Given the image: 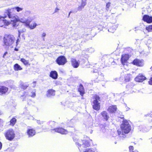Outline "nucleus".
<instances>
[{
    "label": "nucleus",
    "instance_id": "b1692460",
    "mask_svg": "<svg viewBox=\"0 0 152 152\" xmlns=\"http://www.w3.org/2000/svg\"><path fill=\"white\" fill-rule=\"evenodd\" d=\"M117 28V26L116 25H113L112 27L108 29V31L109 32L113 33Z\"/></svg>",
    "mask_w": 152,
    "mask_h": 152
},
{
    "label": "nucleus",
    "instance_id": "7ed1b4c3",
    "mask_svg": "<svg viewBox=\"0 0 152 152\" xmlns=\"http://www.w3.org/2000/svg\"><path fill=\"white\" fill-rule=\"evenodd\" d=\"M15 19L13 20H14L13 22V27H16L17 25L15 21H18L25 24V26H26V25H28V23H31L34 19V18L32 16H30L27 18H25V17H21L20 16L18 17L16 16V17H14Z\"/></svg>",
    "mask_w": 152,
    "mask_h": 152
},
{
    "label": "nucleus",
    "instance_id": "aec40b11",
    "mask_svg": "<svg viewBox=\"0 0 152 152\" xmlns=\"http://www.w3.org/2000/svg\"><path fill=\"white\" fill-rule=\"evenodd\" d=\"M30 23H28V25H26V27L29 28L30 29H33L35 28L37 26V24L35 22H33L31 24H30Z\"/></svg>",
    "mask_w": 152,
    "mask_h": 152
},
{
    "label": "nucleus",
    "instance_id": "c03bdc74",
    "mask_svg": "<svg viewBox=\"0 0 152 152\" xmlns=\"http://www.w3.org/2000/svg\"><path fill=\"white\" fill-rule=\"evenodd\" d=\"M32 84L33 85V86L34 87H35L36 86V82L35 81L33 82L32 83Z\"/></svg>",
    "mask_w": 152,
    "mask_h": 152
},
{
    "label": "nucleus",
    "instance_id": "9d476101",
    "mask_svg": "<svg viewBox=\"0 0 152 152\" xmlns=\"http://www.w3.org/2000/svg\"><path fill=\"white\" fill-rule=\"evenodd\" d=\"M51 130L54 131L56 132L62 134H66L68 133L67 130L62 128H56Z\"/></svg>",
    "mask_w": 152,
    "mask_h": 152
},
{
    "label": "nucleus",
    "instance_id": "a878e982",
    "mask_svg": "<svg viewBox=\"0 0 152 152\" xmlns=\"http://www.w3.org/2000/svg\"><path fill=\"white\" fill-rule=\"evenodd\" d=\"M10 125L13 126L15 124L16 122V119L15 118H13L10 121Z\"/></svg>",
    "mask_w": 152,
    "mask_h": 152
},
{
    "label": "nucleus",
    "instance_id": "20e7f679",
    "mask_svg": "<svg viewBox=\"0 0 152 152\" xmlns=\"http://www.w3.org/2000/svg\"><path fill=\"white\" fill-rule=\"evenodd\" d=\"M74 142H75L78 148L80 151L84 148L89 147L90 145V144L89 142L86 140H81L77 139V140L73 138Z\"/></svg>",
    "mask_w": 152,
    "mask_h": 152
},
{
    "label": "nucleus",
    "instance_id": "ddd939ff",
    "mask_svg": "<svg viewBox=\"0 0 152 152\" xmlns=\"http://www.w3.org/2000/svg\"><path fill=\"white\" fill-rule=\"evenodd\" d=\"M71 61L72 65L74 68H77L79 66L80 63L79 61H77L75 58H71Z\"/></svg>",
    "mask_w": 152,
    "mask_h": 152
},
{
    "label": "nucleus",
    "instance_id": "c9c22d12",
    "mask_svg": "<svg viewBox=\"0 0 152 152\" xmlns=\"http://www.w3.org/2000/svg\"><path fill=\"white\" fill-rule=\"evenodd\" d=\"M83 8L84 7H82V5H81L80 6H79V7H78L77 8H76L77 10L75 11V12H76L77 11H81Z\"/></svg>",
    "mask_w": 152,
    "mask_h": 152
},
{
    "label": "nucleus",
    "instance_id": "bb28decb",
    "mask_svg": "<svg viewBox=\"0 0 152 152\" xmlns=\"http://www.w3.org/2000/svg\"><path fill=\"white\" fill-rule=\"evenodd\" d=\"M20 61L25 65L28 64V61L25 59L24 58H22L20 59Z\"/></svg>",
    "mask_w": 152,
    "mask_h": 152
},
{
    "label": "nucleus",
    "instance_id": "79ce46f5",
    "mask_svg": "<svg viewBox=\"0 0 152 152\" xmlns=\"http://www.w3.org/2000/svg\"><path fill=\"white\" fill-rule=\"evenodd\" d=\"M149 83L150 85H152V77L151 78L150 80L149 81Z\"/></svg>",
    "mask_w": 152,
    "mask_h": 152
},
{
    "label": "nucleus",
    "instance_id": "c85d7f7f",
    "mask_svg": "<svg viewBox=\"0 0 152 152\" xmlns=\"http://www.w3.org/2000/svg\"><path fill=\"white\" fill-rule=\"evenodd\" d=\"M14 9H15V10H16V11L18 12H19L22 11L23 10V8H20L19 7H14Z\"/></svg>",
    "mask_w": 152,
    "mask_h": 152
},
{
    "label": "nucleus",
    "instance_id": "dca6fc26",
    "mask_svg": "<svg viewBox=\"0 0 152 152\" xmlns=\"http://www.w3.org/2000/svg\"><path fill=\"white\" fill-rule=\"evenodd\" d=\"M36 133L35 130L33 129H28L27 133L29 137H31L34 136Z\"/></svg>",
    "mask_w": 152,
    "mask_h": 152
},
{
    "label": "nucleus",
    "instance_id": "5701e85b",
    "mask_svg": "<svg viewBox=\"0 0 152 152\" xmlns=\"http://www.w3.org/2000/svg\"><path fill=\"white\" fill-rule=\"evenodd\" d=\"M78 91L80 92V94L83 96L84 93V89L83 85L81 84L79 86Z\"/></svg>",
    "mask_w": 152,
    "mask_h": 152
},
{
    "label": "nucleus",
    "instance_id": "de8ad7c7",
    "mask_svg": "<svg viewBox=\"0 0 152 152\" xmlns=\"http://www.w3.org/2000/svg\"><path fill=\"white\" fill-rule=\"evenodd\" d=\"M2 147V144L0 142V150L1 149Z\"/></svg>",
    "mask_w": 152,
    "mask_h": 152
},
{
    "label": "nucleus",
    "instance_id": "cd10ccee",
    "mask_svg": "<svg viewBox=\"0 0 152 152\" xmlns=\"http://www.w3.org/2000/svg\"><path fill=\"white\" fill-rule=\"evenodd\" d=\"M96 149L92 148H88L86 149L83 152H95Z\"/></svg>",
    "mask_w": 152,
    "mask_h": 152
},
{
    "label": "nucleus",
    "instance_id": "49530a36",
    "mask_svg": "<svg viewBox=\"0 0 152 152\" xmlns=\"http://www.w3.org/2000/svg\"><path fill=\"white\" fill-rule=\"evenodd\" d=\"M74 12H75V11H74ZM73 12H73L72 11H70V12H69V14L68 15V18L69 17L70 13H72Z\"/></svg>",
    "mask_w": 152,
    "mask_h": 152
},
{
    "label": "nucleus",
    "instance_id": "39448f33",
    "mask_svg": "<svg viewBox=\"0 0 152 152\" xmlns=\"http://www.w3.org/2000/svg\"><path fill=\"white\" fill-rule=\"evenodd\" d=\"M100 100V98L99 96L95 95L92 99L93 107L95 110H98L100 109V104L98 101Z\"/></svg>",
    "mask_w": 152,
    "mask_h": 152
},
{
    "label": "nucleus",
    "instance_id": "1a4fd4ad",
    "mask_svg": "<svg viewBox=\"0 0 152 152\" xmlns=\"http://www.w3.org/2000/svg\"><path fill=\"white\" fill-rule=\"evenodd\" d=\"M15 9L14 7L10 9H8L6 10V12L7 15L9 18H11V21L12 22H13L14 20H13V19H15V17H16V16H15V15L12 14V13H13L14 12Z\"/></svg>",
    "mask_w": 152,
    "mask_h": 152
},
{
    "label": "nucleus",
    "instance_id": "f704fd0d",
    "mask_svg": "<svg viewBox=\"0 0 152 152\" xmlns=\"http://www.w3.org/2000/svg\"><path fill=\"white\" fill-rule=\"evenodd\" d=\"M111 3L110 2H108L107 3L106 5V10L108 11L110 6Z\"/></svg>",
    "mask_w": 152,
    "mask_h": 152
},
{
    "label": "nucleus",
    "instance_id": "6e6552de",
    "mask_svg": "<svg viewBox=\"0 0 152 152\" xmlns=\"http://www.w3.org/2000/svg\"><path fill=\"white\" fill-rule=\"evenodd\" d=\"M56 62L59 65H64L67 62L66 59L63 56L58 57L56 59Z\"/></svg>",
    "mask_w": 152,
    "mask_h": 152
},
{
    "label": "nucleus",
    "instance_id": "f257e3e1",
    "mask_svg": "<svg viewBox=\"0 0 152 152\" xmlns=\"http://www.w3.org/2000/svg\"><path fill=\"white\" fill-rule=\"evenodd\" d=\"M18 42V39L15 41V37L13 35H6L3 39V45L6 49H11L16 46Z\"/></svg>",
    "mask_w": 152,
    "mask_h": 152
},
{
    "label": "nucleus",
    "instance_id": "a211bd4d",
    "mask_svg": "<svg viewBox=\"0 0 152 152\" xmlns=\"http://www.w3.org/2000/svg\"><path fill=\"white\" fill-rule=\"evenodd\" d=\"M117 108L116 105H113L110 106L109 107L108 111L110 113H115L117 110Z\"/></svg>",
    "mask_w": 152,
    "mask_h": 152
},
{
    "label": "nucleus",
    "instance_id": "8fccbe9b",
    "mask_svg": "<svg viewBox=\"0 0 152 152\" xmlns=\"http://www.w3.org/2000/svg\"><path fill=\"white\" fill-rule=\"evenodd\" d=\"M129 109V108L128 107H126V111H128Z\"/></svg>",
    "mask_w": 152,
    "mask_h": 152
},
{
    "label": "nucleus",
    "instance_id": "37998d69",
    "mask_svg": "<svg viewBox=\"0 0 152 152\" xmlns=\"http://www.w3.org/2000/svg\"><path fill=\"white\" fill-rule=\"evenodd\" d=\"M37 123L39 124H41L43 123V122L42 121H40L38 120L37 121Z\"/></svg>",
    "mask_w": 152,
    "mask_h": 152
},
{
    "label": "nucleus",
    "instance_id": "4468645a",
    "mask_svg": "<svg viewBox=\"0 0 152 152\" xmlns=\"http://www.w3.org/2000/svg\"><path fill=\"white\" fill-rule=\"evenodd\" d=\"M145 79V77L142 75L140 74L138 76L135 78V80L137 82H142Z\"/></svg>",
    "mask_w": 152,
    "mask_h": 152
},
{
    "label": "nucleus",
    "instance_id": "4d7b16f0",
    "mask_svg": "<svg viewBox=\"0 0 152 152\" xmlns=\"http://www.w3.org/2000/svg\"><path fill=\"white\" fill-rule=\"evenodd\" d=\"M138 152L137 151H136V152Z\"/></svg>",
    "mask_w": 152,
    "mask_h": 152
},
{
    "label": "nucleus",
    "instance_id": "4be33fe9",
    "mask_svg": "<svg viewBox=\"0 0 152 152\" xmlns=\"http://www.w3.org/2000/svg\"><path fill=\"white\" fill-rule=\"evenodd\" d=\"M55 95V91L53 89H50L47 91V96L48 97L54 96Z\"/></svg>",
    "mask_w": 152,
    "mask_h": 152
},
{
    "label": "nucleus",
    "instance_id": "3c124183",
    "mask_svg": "<svg viewBox=\"0 0 152 152\" xmlns=\"http://www.w3.org/2000/svg\"><path fill=\"white\" fill-rule=\"evenodd\" d=\"M92 81H94V82H97V81H96V80H92Z\"/></svg>",
    "mask_w": 152,
    "mask_h": 152
},
{
    "label": "nucleus",
    "instance_id": "72a5a7b5",
    "mask_svg": "<svg viewBox=\"0 0 152 152\" xmlns=\"http://www.w3.org/2000/svg\"><path fill=\"white\" fill-rule=\"evenodd\" d=\"M87 0H81V4L83 7H84L86 5V4Z\"/></svg>",
    "mask_w": 152,
    "mask_h": 152
},
{
    "label": "nucleus",
    "instance_id": "f8f14e48",
    "mask_svg": "<svg viewBox=\"0 0 152 152\" xmlns=\"http://www.w3.org/2000/svg\"><path fill=\"white\" fill-rule=\"evenodd\" d=\"M129 55L128 54H124L122 56L121 60V63L123 65H125V64L127 63V61L129 59Z\"/></svg>",
    "mask_w": 152,
    "mask_h": 152
},
{
    "label": "nucleus",
    "instance_id": "c756f323",
    "mask_svg": "<svg viewBox=\"0 0 152 152\" xmlns=\"http://www.w3.org/2000/svg\"><path fill=\"white\" fill-rule=\"evenodd\" d=\"M20 85L21 88L24 89H26L28 86L26 84L22 83H21Z\"/></svg>",
    "mask_w": 152,
    "mask_h": 152
},
{
    "label": "nucleus",
    "instance_id": "09e8293b",
    "mask_svg": "<svg viewBox=\"0 0 152 152\" xmlns=\"http://www.w3.org/2000/svg\"><path fill=\"white\" fill-rule=\"evenodd\" d=\"M14 50L15 51H17L18 50V49L16 48H15V49H14Z\"/></svg>",
    "mask_w": 152,
    "mask_h": 152
},
{
    "label": "nucleus",
    "instance_id": "473e14b6",
    "mask_svg": "<svg viewBox=\"0 0 152 152\" xmlns=\"http://www.w3.org/2000/svg\"><path fill=\"white\" fill-rule=\"evenodd\" d=\"M130 76L131 75L130 74H128L127 75L125 78V80L126 82H128L129 81L130 78Z\"/></svg>",
    "mask_w": 152,
    "mask_h": 152
},
{
    "label": "nucleus",
    "instance_id": "864d4df0",
    "mask_svg": "<svg viewBox=\"0 0 152 152\" xmlns=\"http://www.w3.org/2000/svg\"><path fill=\"white\" fill-rule=\"evenodd\" d=\"M150 69L152 70V66L151 67Z\"/></svg>",
    "mask_w": 152,
    "mask_h": 152
},
{
    "label": "nucleus",
    "instance_id": "393cba45",
    "mask_svg": "<svg viewBox=\"0 0 152 152\" xmlns=\"http://www.w3.org/2000/svg\"><path fill=\"white\" fill-rule=\"evenodd\" d=\"M14 69L16 71L21 70L22 69L21 66L17 64L14 65Z\"/></svg>",
    "mask_w": 152,
    "mask_h": 152
},
{
    "label": "nucleus",
    "instance_id": "f03ea898",
    "mask_svg": "<svg viewBox=\"0 0 152 152\" xmlns=\"http://www.w3.org/2000/svg\"><path fill=\"white\" fill-rule=\"evenodd\" d=\"M121 132L118 130L119 136L121 138H124L126 137L125 134L128 133L131 131V127L129 122L126 119H124L122 123L121 126Z\"/></svg>",
    "mask_w": 152,
    "mask_h": 152
},
{
    "label": "nucleus",
    "instance_id": "2f4dec72",
    "mask_svg": "<svg viewBox=\"0 0 152 152\" xmlns=\"http://www.w3.org/2000/svg\"><path fill=\"white\" fill-rule=\"evenodd\" d=\"M146 29L148 32H152V25H149L146 27Z\"/></svg>",
    "mask_w": 152,
    "mask_h": 152
},
{
    "label": "nucleus",
    "instance_id": "a19ab883",
    "mask_svg": "<svg viewBox=\"0 0 152 152\" xmlns=\"http://www.w3.org/2000/svg\"><path fill=\"white\" fill-rule=\"evenodd\" d=\"M59 10V8H58L57 7L55 9L54 12H57Z\"/></svg>",
    "mask_w": 152,
    "mask_h": 152
},
{
    "label": "nucleus",
    "instance_id": "f3484780",
    "mask_svg": "<svg viewBox=\"0 0 152 152\" xmlns=\"http://www.w3.org/2000/svg\"><path fill=\"white\" fill-rule=\"evenodd\" d=\"M8 88L4 86H0V95L5 94L8 91Z\"/></svg>",
    "mask_w": 152,
    "mask_h": 152
},
{
    "label": "nucleus",
    "instance_id": "412c9836",
    "mask_svg": "<svg viewBox=\"0 0 152 152\" xmlns=\"http://www.w3.org/2000/svg\"><path fill=\"white\" fill-rule=\"evenodd\" d=\"M50 76L53 78L56 79L57 78L58 74L56 71H52L50 74Z\"/></svg>",
    "mask_w": 152,
    "mask_h": 152
},
{
    "label": "nucleus",
    "instance_id": "603ef678",
    "mask_svg": "<svg viewBox=\"0 0 152 152\" xmlns=\"http://www.w3.org/2000/svg\"><path fill=\"white\" fill-rule=\"evenodd\" d=\"M120 118L122 119L124 118L123 117H121Z\"/></svg>",
    "mask_w": 152,
    "mask_h": 152
},
{
    "label": "nucleus",
    "instance_id": "4c0bfd02",
    "mask_svg": "<svg viewBox=\"0 0 152 152\" xmlns=\"http://www.w3.org/2000/svg\"><path fill=\"white\" fill-rule=\"evenodd\" d=\"M31 13V12L29 11H26L24 12V15L25 16L29 15Z\"/></svg>",
    "mask_w": 152,
    "mask_h": 152
},
{
    "label": "nucleus",
    "instance_id": "58836bf2",
    "mask_svg": "<svg viewBox=\"0 0 152 152\" xmlns=\"http://www.w3.org/2000/svg\"><path fill=\"white\" fill-rule=\"evenodd\" d=\"M129 150L130 152H135L133 151V150H134V148L132 146H130L129 147Z\"/></svg>",
    "mask_w": 152,
    "mask_h": 152
},
{
    "label": "nucleus",
    "instance_id": "9b49d317",
    "mask_svg": "<svg viewBox=\"0 0 152 152\" xmlns=\"http://www.w3.org/2000/svg\"><path fill=\"white\" fill-rule=\"evenodd\" d=\"M132 64L134 65L140 66H142L144 64L143 60L138 59H135L132 62Z\"/></svg>",
    "mask_w": 152,
    "mask_h": 152
},
{
    "label": "nucleus",
    "instance_id": "6e6d98bb",
    "mask_svg": "<svg viewBox=\"0 0 152 152\" xmlns=\"http://www.w3.org/2000/svg\"><path fill=\"white\" fill-rule=\"evenodd\" d=\"M1 114V113L0 112V115Z\"/></svg>",
    "mask_w": 152,
    "mask_h": 152
},
{
    "label": "nucleus",
    "instance_id": "ea45409f",
    "mask_svg": "<svg viewBox=\"0 0 152 152\" xmlns=\"http://www.w3.org/2000/svg\"><path fill=\"white\" fill-rule=\"evenodd\" d=\"M46 34L45 32H43L42 33L41 35V37H42L43 38V40H44L45 39L44 37L46 36Z\"/></svg>",
    "mask_w": 152,
    "mask_h": 152
},
{
    "label": "nucleus",
    "instance_id": "6ab92c4d",
    "mask_svg": "<svg viewBox=\"0 0 152 152\" xmlns=\"http://www.w3.org/2000/svg\"><path fill=\"white\" fill-rule=\"evenodd\" d=\"M101 114L104 119L106 121L108 120L109 116L106 111H103L101 113Z\"/></svg>",
    "mask_w": 152,
    "mask_h": 152
},
{
    "label": "nucleus",
    "instance_id": "e433bc0d",
    "mask_svg": "<svg viewBox=\"0 0 152 152\" xmlns=\"http://www.w3.org/2000/svg\"><path fill=\"white\" fill-rule=\"evenodd\" d=\"M26 31V29L24 28H23L22 30H20L18 31L19 32V37L20 35V34L21 33L25 32Z\"/></svg>",
    "mask_w": 152,
    "mask_h": 152
},
{
    "label": "nucleus",
    "instance_id": "a18cd8bd",
    "mask_svg": "<svg viewBox=\"0 0 152 152\" xmlns=\"http://www.w3.org/2000/svg\"><path fill=\"white\" fill-rule=\"evenodd\" d=\"M7 54V52H6L4 54V55H3V58H4V56Z\"/></svg>",
    "mask_w": 152,
    "mask_h": 152
},
{
    "label": "nucleus",
    "instance_id": "0eeeda50",
    "mask_svg": "<svg viewBox=\"0 0 152 152\" xmlns=\"http://www.w3.org/2000/svg\"><path fill=\"white\" fill-rule=\"evenodd\" d=\"M6 16L2 17L0 16V27H2L4 26H8L10 25L13 26L12 22L10 23L5 19Z\"/></svg>",
    "mask_w": 152,
    "mask_h": 152
},
{
    "label": "nucleus",
    "instance_id": "7c9ffc66",
    "mask_svg": "<svg viewBox=\"0 0 152 152\" xmlns=\"http://www.w3.org/2000/svg\"><path fill=\"white\" fill-rule=\"evenodd\" d=\"M35 92V90H33L31 92V94L29 95V96L33 97H34L36 96Z\"/></svg>",
    "mask_w": 152,
    "mask_h": 152
},
{
    "label": "nucleus",
    "instance_id": "2eb2a0df",
    "mask_svg": "<svg viewBox=\"0 0 152 152\" xmlns=\"http://www.w3.org/2000/svg\"><path fill=\"white\" fill-rule=\"evenodd\" d=\"M142 19L144 21L148 23H150L152 22V17L147 15H144Z\"/></svg>",
    "mask_w": 152,
    "mask_h": 152
},
{
    "label": "nucleus",
    "instance_id": "5fc2aeb1",
    "mask_svg": "<svg viewBox=\"0 0 152 152\" xmlns=\"http://www.w3.org/2000/svg\"><path fill=\"white\" fill-rule=\"evenodd\" d=\"M26 92H25V94L24 95H25L26 94L27 95V94H26Z\"/></svg>",
    "mask_w": 152,
    "mask_h": 152
},
{
    "label": "nucleus",
    "instance_id": "423d86ee",
    "mask_svg": "<svg viewBox=\"0 0 152 152\" xmlns=\"http://www.w3.org/2000/svg\"><path fill=\"white\" fill-rule=\"evenodd\" d=\"M5 136L7 139L11 140L15 137V134L12 129H10L5 132Z\"/></svg>",
    "mask_w": 152,
    "mask_h": 152
}]
</instances>
